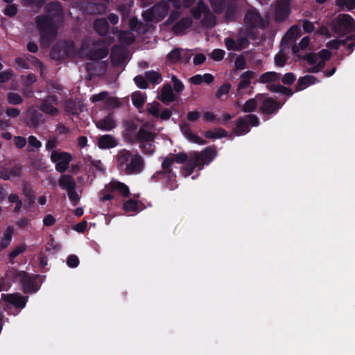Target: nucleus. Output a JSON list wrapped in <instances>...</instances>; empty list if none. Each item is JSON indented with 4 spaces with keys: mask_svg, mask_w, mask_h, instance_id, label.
<instances>
[{
    "mask_svg": "<svg viewBox=\"0 0 355 355\" xmlns=\"http://www.w3.org/2000/svg\"><path fill=\"white\" fill-rule=\"evenodd\" d=\"M244 21L247 26L248 34L254 28L263 29L265 27L262 17L257 10L253 7L246 11Z\"/></svg>",
    "mask_w": 355,
    "mask_h": 355,
    "instance_id": "obj_8",
    "label": "nucleus"
},
{
    "mask_svg": "<svg viewBox=\"0 0 355 355\" xmlns=\"http://www.w3.org/2000/svg\"><path fill=\"white\" fill-rule=\"evenodd\" d=\"M234 67L236 71L246 68V61L242 55L238 56L234 61Z\"/></svg>",
    "mask_w": 355,
    "mask_h": 355,
    "instance_id": "obj_57",
    "label": "nucleus"
},
{
    "mask_svg": "<svg viewBox=\"0 0 355 355\" xmlns=\"http://www.w3.org/2000/svg\"><path fill=\"white\" fill-rule=\"evenodd\" d=\"M44 122L43 114L36 110H28L26 115V124L31 128H37Z\"/></svg>",
    "mask_w": 355,
    "mask_h": 355,
    "instance_id": "obj_16",
    "label": "nucleus"
},
{
    "mask_svg": "<svg viewBox=\"0 0 355 355\" xmlns=\"http://www.w3.org/2000/svg\"><path fill=\"white\" fill-rule=\"evenodd\" d=\"M336 5L339 8V10H344L345 8L351 11L355 9V0H336Z\"/></svg>",
    "mask_w": 355,
    "mask_h": 355,
    "instance_id": "obj_41",
    "label": "nucleus"
},
{
    "mask_svg": "<svg viewBox=\"0 0 355 355\" xmlns=\"http://www.w3.org/2000/svg\"><path fill=\"white\" fill-rule=\"evenodd\" d=\"M146 78L142 76H137L134 78V81L138 87L141 89H146L148 87Z\"/></svg>",
    "mask_w": 355,
    "mask_h": 355,
    "instance_id": "obj_58",
    "label": "nucleus"
},
{
    "mask_svg": "<svg viewBox=\"0 0 355 355\" xmlns=\"http://www.w3.org/2000/svg\"><path fill=\"white\" fill-rule=\"evenodd\" d=\"M144 164L142 157L135 154L132 156L130 162L126 164L125 173L128 175L139 174L144 170Z\"/></svg>",
    "mask_w": 355,
    "mask_h": 355,
    "instance_id": "obj_11",
    "label": "nucleus"
},
{
    "mask_svg": "<svg viewBox=\"0 0 355 355\" xmlns=\"http://www.w3.org/2000/svg\"><path fill=\"white\" fill-rule=\"evenodd\" d=\"M225 46L229 51H241L243 46H239L237 43L231 37H227L225 40Z\"/></svg>",
    "mask_w": 355,
    "mask_h": 355,
    "instance_id": "obj_53",
    "label": "nucleus"
},
{
    "mask_svg": "<svg viewBox=\"0 0 355 355\" xmlns=\"http://www.w3.org/2000/svg\"><path fill=\"white\" fill-rule=\"evenodd\" d=\"M159 6L156 5L152 8L143 12L142 16L145 21H153L156 17V10L159 8Z\"/></svg>",
    "mask_w": 355,
    "mask_h": 355,
    "instance_id": "obj_49",
    "label": "nucleus"
},
{
    "mask_svg": "<svg viewBox=\"0 0 355 355\" xmlns=\"http://www.w3.org/2000/svg\"><path fill=\"white\" fill-rule=\"evenodd\" d=\"M103 43H104V41L102 40H98L97 41L93 42L92 46H90L88 43H87L85 41H83L81 44V49L83 51H86V56L88 59L97 61L105 58L109 53V49L105 46L97 47Z\"/></svg>",
    "mask_w": 355,
    "mask_h": 355,
    "instance_id": "obj_5",
    "label": "nucleus"
},
{
    "mask_svg": "<svg viewBox=\"0 0 355 355\" xmlns=\"http://www.w3.org/2000/svg\"><path fill=\"white\" fill-rule=\"evenodd\" d=\"M250 130L245 116L239 117L236 123L235 132L239 135L247 134Z\"/></svg>",
    "mask_w": 355,
    "mask_h": 355,
    "instance_id": "obj_29",
    "label": "nucleus"
},
{
    "mask_svg": "<svg viewBox=\"0 0 355 355\" xmlns=\"http://www.w3.org/2000/svg\"><path fill=\"white\" fill-rule=\"evenodd\" d=\"M161 179H166L168 181L175 180V178H172L171 174L163 173V169L157 171L151 177L153 181L157 182Z\"/></svg>",
    "mask_w": 355,
    "mask_h": 355,
    "instance_id": "obj_47",
    "label": "nucleus"
},
{
    "mask_svg": "<svg viewBox=\"0 0 355 355\" xmlns=\"http://www.w3.org/2000/svg\"><path fill=\"white\" fill-rule=\"evenodd\" d=\"M302 35L301 28L298 25L292 26L286 32V37L289 39L294 40L300 37Z\"/></svg>",
    "mask_w": 355,
    "mask_h": 355,
    "instance_id": "obj_42",
    "label": "nucleus"
},
{
    "mask_svg": "<svg viewBox=\"0 0 355 355\" xmlns=\"http://www.w3.org/2000/svg\"><path fill=\"white\" fill-rule=\"evenodd\" d=\"M8 173L10 174V178H20L21 176L22 166L17 164L13 167L7 168Z\"/></svg>",
    "mask_w": 355,
    "mask_h": 355,
    "instance_id": "obj_51",
    "label": "nucleus"
},
{
    "mask_svg": "<svg viewBox=\"0 0 355 355\" xmlns=\"http://www.w3.org/2000/svg\"><path fill=\"white\" fill-rule=\"evenodd\" d=\"M318 82V78L312 75H306L300 77L295 87L296 92H300L306 88L309 85H313Z\"/></svg>",
    "mask_w": 355,
    "mask_h": 355,
    "instance_id": "obj_20",
    "label": "nucleus"
},
{
    "mask_svg": "<svg viewBox=\"0 0 355 355\" xmlns=\"http://www.w3.org/2000/svg\"><path fill=\"white\" fill-rule=\"evenodd\" d=\"M97 128L103 131H110L116 126V121L114 120V114L109 113L103 118L95 122Z\"/></svg>",
    "mask_w": 355,
    "mask_h": 355,
    "instance_id": "obj_15",
    "label": "nucleus"
},
{
    "mask_svg": "<svg viewBox=\"0 0 355 355\" xmlns=\"http://www.w3.org/2000/svg\"><path fill=\"white\" fill-rule=\"evenodd\" d=\"M160 104L158 102L148 103L147 105L148 112L155 118H158L159 115Z\"/></svg>",
    "mask_w": 355,
    "mask_h": 355,
    "instance_id": "obj_50",
    "label": "nucleus"
},
{
    "mask_svg": "<svg viewBox=\"0 0 355 355\" xmlns=\"http://www.w3.org/2000/svg\"><path fill=\"white\" fill-rule=\"evenodd\" d=\"M160 101L168 105L175 99V96L173 92V89L169 84L164 85L161 90Z\"/></svg>",
    "mask_w": 355,
    "mask_h": 355,
    "instance_id": "obj_22",
    "label": "nucleus"
},
{
    "mask_svg": "<svg viewBox=\"0 0 355 355\" xmlns=\"http://www.w3.org/2000/svg\"><path fill=\"white\" fill-rule=\"evenodd\" d=\"M26 250V247L24 245H19L15 248L9 254L10 261H12L15 257L19 256L21 253L24 252Z\"/></svg>",
    "mask_w": 355,
    "mask_h": 355,
    "instance_id": "obj_55",
    "label": "nucleus"
},
{
    "mask_svg": "<svg viewBox=\"0 0 355 355\" xmlns=\"http://www.w3.org/2000/svg\"><path fill=\"white\" fill-rule=\"evenodd\" d=\"M355 40V35H350L347 37V40H333L327 43V46L330 49H338L340 45H345L347 43V41L348 40Z\"/></svg>",
    "mask_w": 355,
    "mask_h": 355,
    "instance_id": "obj_40",
    "label": "nucleus"
},
{
    "mask_svg": "<svg viewBox=\"0 0 355 355\" xmlns=\"http://www.w3.org/2000/svg\"><path fill=\"white\" fill-rule=\"evenodd\" d=\"M231 89V84L229 83H226L221 85L217 92H216V97L220 98L224 94H227Z\"/></svg>",
    "mask_w": 355,
    "mask_h": 355,
    "instance_id": "obj_61",
    "label": "nucleus"
},
{
    "mask_svg": "<svg viewBox=\"0 0 355 355\" xmlns=\"http://www.w3.org/2000/svg\"><path fill=\"white\" fill-rule=\"evenodd\" d=\"M334 30L338 35H346L355 28V21L348 14H339L334 21Z\"/></svg>",
    "mask_w": 355,
    "mask_h": 355,
    "instance_id": "obj_6",
    "label": "nucleus"
},
{
    "mask_svg": "<svg viewBox=\"0 0 355 355\" xmlns=\"http://www.w3.org/2000/svg\"><path fill=\"white\" fill-rule=\"evenodd\" d=\"M262 98L259 101V112L264 115L275 114L282 107L281 103L275 99L261 94Z\"/></svg>",
    "mask_w": 355,
    "mask_h": 355,
    "instance_id": "obj_9",
    "label": "nucleus"
},
{
    "mask_svg": "<svg viewBox=\"0 0 355 355\" xmlns=\"http://www.w3.org/2000/svg\"><path fill=\"white\" fill-rule=\"evenodd\" d=\"M60 245L56 243L54 239L51 236L50 239L45 247L46 252H49L51 254H55L60 250Z\"/></svg>",
    "mask_w": 355,
    "mask_h": 355,
    "instance_id": "obj_44",
    "label": "nucleus"
},
{
    "mask_svg": "<svg viewBox=\"0 0 355 355\" xmlns=\"http://www.w3.org/2000/svg\"><path fill=\"white\" fill-rule=\"evenodd\" d=\"M171 81L173 83V87L175 92L181 93L184 89V84L176 76L172 75Z\"/></svg>",
    "mask_w": 355,
    "mask_h": 355,
    "instance_id": "obj_52",
    "label": "nucleus"
},
{
    "mask_svg": "<svg viewBox=\"0 0 355 355\" xmlns=\"http://www.w3.org/2000/svg\"><path fill=\"white\" fill-rule=\"evenodd\" d=\"M256 73L252 71H246L240 76V82L238 84L237 91L241 92L251 84V80L254 78Z\"/></svg>",
    "mask_w": 355,
    "mask_h": 355,
    "instance_id": "obj_19",
    "label": "nucleus"
},
{
    "mask_svg": "<svg viewBox=\"0 0 355 355\" xmlns=\"http://www.w3.org/2000/svg\"><path fill=\"white\" fill-rule=\"evenodd\" d=\"M23 194L26 197V202L27 203L26 207L31 208L35 202V196L34 191L28 184H24L23 187Z\"/></svg>",
    "mask_w": 355,
    "mask_h": 355,
    "instance_id": "obj_28",
    "label": "nucleus"
},
{
    "mask_svg": "<svg viewBox=\"0 0 355 355\" xmlns=\"http://www.w3.org/2000/svg\"><path fill=\"white\" fill-rule=\"evenodd\" d=\"M94 28L98 35L104 36L109 33L110 26L105 19L101 18L94 21Z\"/></svg>",
    "mask_w": 355,
    "mask_h": 355,
    "instance_id": "obj_24",
    "label": "nucleus"
},
{
    "mask_svg": "<svg viewBox=\"0 0 355 355\" xmlns=\"http://www.w3.org/2000/svg\"><path fill=\"white\" fill-rule=\"evenodd\" d=\"M45 14L35 18L36 26L40 31L41 40L47 44L51 43L57 36L56 21L63 19V8L59 1H51L44 7Z\"/></svg>",
    "mask_w": 355,
    "mask_h": 355,
    "instance_id": "obj_1",
    "label": "nucleus"
},
{
    "mask_svg": "<svg viewBox=\"0 0 355 355\" xmlns=\"http://www.w3.org/2000/svg\"><path fill=\"white\" fill-rule=\"evenodd\" d=\"M6 277L13 282L19 283L25 293H35L38 290L35 278L25 271L12 268L7 271Z\"/></svg>",
    "mask_w": 355,
    "mask_h": 355,
    "instance_id": "obj_3",
    "label": "nucleus"
},
{
    "mask_svg": "<svg viewBox=\"0 0 355 355\" xmlns=\"http://www.w3.org/2000/svg\"><path fill=\"white\" fill-rule=\"evenodd\" d=\"M75 53V44L73 41L61 40L51 48L50 55L51 59L58 61L64 60Z\"/></svg>",
    "mask_w": 355,
    "mask_h": 355,
    "instance_id": "obj_4",
    "label": "nucleus"
},
{
    "mask_svg": "<svg viewBox=\"0 0 355 355\" xmlns=\"http://www.w3.org/2000/svg\"><path fill=\"white\" fill-rule=\"evenodd\" d=\"M225 54L224 50L216 49L212 51L211 58L215 61H220L223 59Z\"/></svg>",
    "mask_w": 355,
    "mask_h": 355,
    "instance_id": "obj_63",
    "label": "nucleus"
},
{
    "mask_svg": "<svg viewBox=\"0 0 355 355\" xmlns=\"http://www.w3.org/2000/svg\"><path fill=\"white\" fill-rule=\"evenodd\" d=\"M51 160L55 164V170L60 173H64L72 160V155L68 152L53 150L51 155Z\"/></svg>",
    "mask_w": 355,
    "mask_h": 355,
    "instance_id": "obj_7",
    "label": "nucleus"
},
{
    "mask_svg": "<svg viewBox=\"0 0 355 355\" xmlns=\"http://www.w3.org/2000/svg\"><path fill=\"white\" fill-rule=\"evenodd\" d=\"M192 24V20L189 17H182L173 26V31L175 34H180L189 28Z\"/></svg>",
    "mask_w": 355,
    "mask_h": 355,
    "instance_id": "obj_25",
    "label": "nucleus"
},
{
    "mask_svg": "<svg viewBox=\"0 0 355 355\" xmlns=\"http://www.w3.org/2000/svg\"><path fill=\"white\" fill-rule=\"evenodd\" d=\"M174 163V159L173 157H170L168 156L166 157L162 163V168L163 169V173H169L172 178L176 177L175 174L173 172L172 165Z\"/></svg>",
    "mask_w": 355,
    "mask_h": 355,
    "instance_id": "obj_33",
    "label": "nucleus"
},
{
    "mask_svg": "<svg viewBox=\"0 0 355 355\" xmlns=\"http://www.w3.org/2000/svg\"><path fill=\"white\" fill-rule=\"evenodd\" d=\"M209 10L203 0H198L196 7L191 9L192 16L195 19H200L202 13H206Z\"/></svg>",
    "mask_w": 355,
    "mask_h": 355,
    "instance_id": "obj_27",
    "label": "nucleus"
},
{
    "mask_svg": "<svg viewBox=\"0 0 355 355\" xmlns=\"http://www.w3.org/2000/svg\"><path fill=\"white\" fill-rule=\"evenodd\" d=\"M118 37L121 43L126 45H131L135 41L134 35L128 31H120Z\"/></svg>",
    "mask_w": 355,
    "mask_h": 355,
    "instance_id": "obj_38",
    "label": "nucleus"
},
{
    "mask_svg": "<svg viewBox=\"0 0 355 355\" xmlns=\"http://www.w3.org/2000/svg\"><path fill=\"white\" fill-rule=\"evenodd\" d=\"M67 195L69 200L73 203V205H77L80 199V197L76 192V189H72V190L67 191Z\"/></svg>",
    "mask_w": 355,
    "mask_h": 355,
    "instance_id": "obj_64",
    "label": "nucleus"
},
{
    "mask_svg": "<svg viewBox=\"0 0 355 355\" xmlns=\"http://www.w3.org/2000/svg\"><path fill=\"white\" fill-rule=\"evenodd\" d=\"M155 139V134L153 133L144 128H140L138 130L135 137L130 138L128 139L129 142L131 144H134L135 142H146V141H154Z\"/></svg>",
    "mask_w": 355,
    "mask_h": 355,
    "instance_id": "obj_17",
    "label": "nucleus"
},
{
    "mask_svg": "<svg viewBox=\"0 0 355 355\" xmlns=\"http://www.w3.org/2000/svg\"><path fill=\"white\" fill-rule=\"evenodd\" d=\"M146 79L152 84L157 85L162 82V78L159 72L155 71H146Z\"/></svg>",
    "mask_w": 355,
    "mask_h": 355,
    "instance_id": "obj_39",
    "label": "nucleus"
},
{
    "mask_svg": "<svg viewBox=\"0 0 355 355\" xmlns=\"http://www.w3.org/2000/svg\"><path fill=\"white\" fill-rule=\"evenodd\" d=\"M180 128L183 135L191 142L199 144L205 145L207 141L198 136L197 135L192 132L190 125L187 122H181L180 123Z\"/></svg>",
    "mask_w": 355,
    "mask_h": 355,
    "instance_id": "obj_12",
    "label": "nucleus"
},
{
    "mask_svg": "<svg viewBox=\"0 0 355 355\" xmlns=\"http://www.w3.org/2000/svg\"><path fill=\"white\" fill-rule=\"evenodd\" d=\"M58 185L62 190L67 192L76 189L77 184L73 176L69 174L62 175L58 180Z\"/></svg>",
    "mask_w": 355,
    "mask_h": 355,
    "instance_id": "obj_18",
    "label": "nucleus"
},
{
    "mask_svg": "<svg viewBox=\"0 0 355 355\" xmlns=\"http://www.w3.org/2000/svg\"><path fill=\"white\" fill-rule=\"evenodd\" d=\"M225 18L228 20H233L237 12V6L234 2H229L225 6Z\"/></svg>",
    "mask_w": 355,
    "mask_h": 355,
    "instance_id": "obj_35",
    "label": "nucleus"
},
{
    "mask_svg": "<svg viewBox=\"0 0 355 355\" xmlns=\"http://www.w3.org/2000/svg\"><path fill=\"white\" fill-rule=\"evenodd\" d=\"M295 80L296 76L292 72L286 73L282 78V83L287 85H293Z\"/></svg>",
    "mask_w": 355,
    "mask_h": 355,
    "instance_id": "obj_56",
    "label": "nucleus"
},
{
    "mask_svg": "<svg viewBox=\"0 0 355 355\" xmlns=\"http://www.w3.org/2000/svg\"><path fill=\"white\" fill-rule=\"evenodd\" d=\"M118 142L111 135H105L99 137L98 140V146L101 149H107L114 148Z\"/></svg>",
    "mask_w": 355,
    "mask_h": 355,
    "instance_id": "obj_21",
    "label": "nucleus"
},
{
    "mask_svg": "<svg viewBox=\"0 0 355 355\" xmlns=\"http://www.w3.org/2000/svg\"><path fill=\"white\" fill-rule=\"evenodd\" d=\"M2 298L6 302L19 309L24 308L28 300V297L23 296L19 293L2 294Z\"/></svg>",
    "mask_w": 355,
    "mask_h": 355,
    "instance_id": "obj_14",
    "label": "nucleus"
},
{
    "mask_svg": "<svg viewBox=\"0 0 355 355\" xmlns=\"http://www.w3.org/2000/svg\"><path fill=\"white\" fill-rule=\"evenodd\" d=\"M146 101V96L140 92H135L132 94V101L133 105L137 108H141L144 106Z\"/></svg>",
    "mask_w": 355,
    "mask_h": 355,
    "instance_id": "obj_37",
    "label": "nucleus"
},
{
    "mask_svg": "<svg viewBox=\"0 0 355 355\" xmlns=\"http://www.w3.org/2000/svg\"><path fill=\"white\" fill-rule=\"evenodd\" d=\"M58 97L56 95H48L44 99L40 100V110L50 116H56L58 114V110L54 105H58Z\"/></svg>",
    "mask_w": 355,
    "mask_h": 355,
    "instance_id": "obj_10",
    "label": "nucleus"
},
{
    "mask_svg": "<svg viewBox=\"0 0 355 355\" xmlns=\"http://www.w3.org/2000/svg\"><path fill=\"white\" fill-rule=\"evenodd\" d=\"M14 233V227L12 226H8L3 234V236L0 242V248L1 249L6 248L10 243L12 240V235Z\"/></svg>",
    "mask_w": 355,
    "mask_h": 355,
    "instance_id": "obj_31",
    "label": "nucleus"
},
{
    "mask_svg": "<svg viewBox=\"0 0 355 355\" xmlns=\"http://www.w3.org/2000/svg\"><path fill=\"white\" fill-rule=\"evenodd\" d=\"M7 100L10 104L19 105L23 102V98L17 93L8 92L7 94Z\"/></svg>",
    "mask_w": 355,
    "mask_h": 355,
    "instance_id": "obj_48",
    "label": "nucleus"
},
{
    "mask_svg": "<svg viewBox=\"0 0 355 355\" xmlns=\"http://www.w3.org/2000/svg\"><path fill=\"white\" fill-rule=\"evenodd\" d=\"M120 105L118 98L116 97L110 98L105 101V107L108 109L119 107Z\"/></svg>",
    "mask_w": 355,
    "mask_h": 355,
    "instance_id": "obj_60",
    "label": "nucleus"
},
{
    "mask_svg": "<svg viewBox=\"0 0 355 355\" xmlns=\"http://www.w3.org/2000/svg\"><path fill=\"white\" fill-rule=\"evenodd\" d=\"M291 8L277 5L275 9V21L276 22H282L285 21L289 16Z\"/></svg>",
    "mask_w": 355,
    "mask_h": 355,
    "instance_id": "obj_26",
    "label": "nucleus"
},
{
    "mask_svg": "<svg viewBox=\"0 0 355 355\" xmlns=\"http://www.w3.org/2000/svg\"><path fill=\"white\" fill-rule=\"evenodd\" d=\"M123 209L125 211H134L138 209V203L135 200L129 199L123 204Z\"/></svg>",
    "mask_w": 355,
    "mask_h": 355,
    "instance_id": "obj_54",
    "label": "nucleus"
},
{
    "mask_svg": "<svg viewBox=\"0 0 355 355\" xmlns=\"http://www.w3.org/2000/svg\"><path fill=\"white\" fill-rule=\"evenodd\" d=\"M139 148L141 149L144 154L151 155L155 152V146L153 144V141H146L140 143Z\"/></svg>",
    "mask_w": 355,
    "mask_h": 355,
    "instance_id": "obj_45",
    "label": "nucleus"
},
{
    "mask_svg": "<svg viewBox=\"0 0 355 355\" xmlns=\"http://www.w3.org/2000/svg\"><path fill=\"white\" fill-rule=\"evenodd\" d=\"M28 152H33L35 150V148H39L42 146V143L33 135H31L28 137Z\"/></svg>",
    "mask_w": 355,
    "mask_h": 355,
    "instance_id": "obj_46",
    "label": "nucleus"
},
{
    "mask_svg": "<svg viewBox=\"0 0 355 355\" xmlns=\"http://www.w3.org/2000/svg\"><path fill=\"white\" fill-rule=\"evenodd\" d=\"M262 98L261 94H257L254 98H250L245 101L241 110L246 113L254 112L259 104L260 98Z\"/></svg>",
    "mask_w": 355,
    "mask_h": 355,
    "instance_id": "obj_23",
    "label": "nucleus"
},
{
    "mask_svg": "<svg viewBox=\"0 0 355 355\" xmlns=\"http://www.w3.org/2000/svg\"><path fill=\"white\" fill-rule=\"evenodd\" d=\"M105 189L107 192L117 191L123 197H129L130 192L128 187L123 182L117 180H112L109 184L105 186Z\"/></svg>",
    "mask_w": 355,
    "mask_h": 355,
    "instance_id": "obj_13",
    "label": "nucleus"
},
{
    "mask_svg": "<svg viewBox=\"0 0 355 355\" xmlns=\"http://www.w3.org/2000/svg\"><path fill=\"white\" fill-rule=\"evenodd\" d=\"M180 53L181 49L175 48L167 54L166 58L171 64L178 63L181 60Z\"/></svg>",
    "mask_w": 355,
    "mask_h": 355,
    "instance_id": "obj_43",
    "label": "nucleus"
},
{
    "mask_svg": "<svg viewBox=\"0 0 355 355\" xmlns=\"http://www.w3.org/2000/svg\"><path fill=\"white\" fill-rule=\"evenodd\" d=\"M282 74L275 71H268L263 74L259 78V82L261 83H269L279 80Z\"/></svg>",
    "mask_w": 355,
    "mask_h": 355,
    "instance_id": "obj_30",
    "label": "nucleus"
},
{
    "mask_svg": "<svg viewBox=\"0 0 355 355\" xmlns=\"http://www.w3.org/2000/svg\"><path fill=\"white\" fill-rule=\"evenodd\" d=\"M213 12L216 14H221L225 11L226 0H209Z\"/></svg>",
    "mask_w": 355,
    "mask_h": 355,
    "instance_id": "obj_34",
    "label": "nucleus"
},
{
    "mask_svg": "<svg viewBox=\"0 0 355 355\" xmlns=\"http://www.w3.org/2000/svg\"><path fill=\"white\" fill-rule=\"evenodd\" d=\"M132 155L130 150L126 149H123L119 151L116 159L119 164L122 166L123 165L128 164V161H130L132 157Z\"/></svg>",
    "mask_w": 355,
    "mask_h": 355,
    "instance_id": "obj_32",
    "label": "nucleus"
},
{
    "mask_svg": "<svg viewBox=\"0 0 355 355\" xmlns=\"http://www.w3.org/2000/svg\"><path fill=\"white\" fill-rule=\"evenodd\" d=\"M216 155L217 150L215 146L206 147L201 152L194 151L191 153L189 160L184 167L186 176L192 174L196 168L202 169L204 165L209 164Z\"/></svg>",
    "mask_w": 355,
    "mask_h": 355,
    "instance_id": "obj_2",
    "label": "nucleus"
},
{
    "mask_svg": "<svg viewBox=\"0 0 355 355\" xmlns=\"http://www.w3.org/2000/svg\"><path fill=\"white\" fill-rule=\"evenodd\" d=\"M248 125L252 127H257L259 125L260 121L257 115L250 114L245 116Z\"/></svg>",
    "mask_w": 355,
    "mask_h": 355,
    "instance_id": "obj_59",
    "label": "nucleus"
},
{
    "mask_svg": "<svg viewBox=\"0 0 355 355\" xmlns=\"http://www.w3.org/2000/svg\"><path fill=\"white\" fill-rule=\"evenodd\" d=\"M192 55H193V53H192L191 50L181 49V53H180L181 60L180 62H181L182 63H184V64H187L190 61V59L192 57Z\"/></svg>",
    "mask_w": 355,
    "mask_h": 355,
    "instance_id": "obj_62",
    "label": "nucleus"
},
{
    "mask_svg": "<svg viewBox=\"0 0 355 355\" xmlns=\"http://www.w3.org/2000/svg\"><path fill=\"white\" fill-rule=\"evenodd\" d=\"M202 24L206 27H214L216 24V18L212 13L210 12V10L204 14V17L201 21Z\"/></svg>",
    "mask_w": 355,
    "mask_h": 355,
    "instance_id": "obj_36",
    "label": "nucleus"
}]
</instances>
